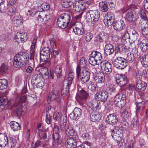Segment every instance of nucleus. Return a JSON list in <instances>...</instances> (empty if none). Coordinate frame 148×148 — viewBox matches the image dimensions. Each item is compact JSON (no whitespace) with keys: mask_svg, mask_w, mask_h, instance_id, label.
<instances>
[{"mask_svg":"<svg viewBox=\"0 0 148 148\" xmlns=\"http://www.w3.org/2000/svg\"><path fill=\"white\" fill-rule=\"evenodd\" d=\"M29 55L26 52H21L15 55L13 65L15 67L20 68L25 65L29 60Z\"/></svg>","mask_w":148,"mask_h":148,"instance_id":"f257e3e1","label":"nucleus"},{"mask_svg":"<svg viewBox=\"0 0 148 148\" xmlns=\"http://www.w3.org/2000/svg\"><path fill=\"white\" fill-rule=\"evenodd\" d=\"M27 99V97L25 95L22 97L19 96L16 97L14 105V107L15 108L14 112L16 116H20L22 114L23 112L22 104L25 102Z\"/></svg>","mask_w":148,"mask_h":148,"instance_id":"f03ea898","label":"nucleus"},{"mask_svg":"<svg viewBox=\"0 0 148 148\" xmlns=\"http://www.w3.org/2000/svg\"><path fill=\"white\" fill-rule=\"evenodd\" d=\"M77 75V77L81 80L83 83L87 82L89 80L90 74L88 70L84 69L82 70L79 66L76 69Z\"/></svg>","mask_w":148,"mask_h":148,"instance_id":"7ed1b4c3","label":"nucleus"},{"mask_svg":"<svg viewBox=\"0 0 148 148\" xmlns=\"http://www.w3.org/2000/svg\"><path fill=\"white\" fill-rule=\"evenodd\" d=\"M86 17L87 21L94 24L99 20V12L97 10H89L86 13Z\"/></svg>","mask_w":148,"mask_h":148,"instance_id":"20e7f679","label":"nucleus"},{"mask_svg":"<svg viewBox=\"0 0 148 148\" xmlns=\"http://www.w3.org/2000/svg\"><path fill=\"white\" fill-rule=\"evenodd\" d=\"M113 64L114 66L117 69H123L127 65L126 60L121 57H116L113 61Z\"/></svg>","mask_w":148,"mask_h":148,"instance_id":"39448f33","label":"nucleus"},{"mask_svg":"<svg viewBox=\"0 0 148 148\" xmlns=\"http://www.w3.org/2000/svg\"><path fill=\"white\" fill-rule=\"evenodd\" d=\"M100 67L103 73L106 74H109L112 71V64L107 61H103L100 64Z\"/></svg>","mask_w":148,"mask_h":148,"instance_id":"423d86ee","label":"nucleus"},{"mask_svg":"<svg viewBox=\"0 0 148 148\" xmlns=\"http://www.w3.org/2000/svg\"><path fill=\"white\" fill-rule=\"evenodd\" d=\"M50 50L48 47H44L40 52V59L41 61L46 62L50 58Z\"/></svg>","mask_w":148,"mask_h":148,"instance_id":"0eeeda50","label":"nucleus"},{"mask_svg":"<svg viewBox=\"0 0 148 148\" xmlns=\"http://www.w3.org/2000/svg\"><path fill=\"white\" fill-rule=\"evenodd\" d=\"M114 19V14L112 12H108L107 15H105L103 21L106 25L110 26L113 24Z\"/></svg>","mask_w":148,"mask_h":148,"instance_id":"6e6552de","label":"nucleus"},{"mask_svg":"<svg viewBox=\"0 0 148 148\" xmlns=\"http://www.w3.org/2000/svg\"><path fill=\"white\" fill-rule=\"evenodd\" d=\"M111 136L115 140L119 141V139L120 138V135L122 132V130L118 127H114L111 129Z\"/></svg>","mask_w":148,"mask_h":148,"instance_id":"1a4fd4ad","label":"nucleus"},{"mask_svg":"<svg viewBox=\"0 0 148 148\" xmlns=\"http://www.w3.org/2000/svg\"><path fill=\"white\" fill-rule=\"evenodd\" d=\"M108 97V93L106 90H102L97 92L95 95V98L98 100H100L103 102L106 101Z\"/></svg>","mask_w":148,"mask_h":148,"instance_id":"9d476101","label":"nucleus"},{"mask_svg":"<svg viewBox=\"0 0 148 148\" xmlns=\"http://www.w3.org/2000/svg\"><path fill=\"white\" fill-rule=\"evenodd\" d=\"M85 3L79 0L73 2V8L74 10L77 12H80L84 10L85 8Z\"/></svg>","mask_w":148,"mask_h":148,"instance_id":"9b49d317","label":"nucleus"},{"mask_svg":"<svg viewBox=\"0 0 148 148\" xmlns=\"http://www.w3.org/2000/svg\"><path fill=\"white\" fill-rule=\"evenodd\" d=\"M82 111L79 108H75L73 112L69 114L70 118L74 120H77L81 116Z\"/></svg>","mask_w":148,"mask_h":148,"instance_id":"f8f14e48","label":"nucleus"},{"mask_svg":"<svg viewBox=\"0 0 148 148\" xmlns=\"http://www.w3.org/2000/svg\"><path fill=\"white\" fill-rule=\"evenodd\" d=\"M126 17L130 21H134L138 19V16L134 11L129 10L127 12Z\"/></svg>","mask_w":148,"mask_h":148,"instance_id":"ddd939ff","label":"nucleus"},{"mask_svg":"<svg viewBox=\"0 0 148 148\" xmlns=\"http://www.w3.org/2000/svg\"><path fill=\"white\" fill-rule=\"evenodd\" d=\"M77 144L76 140L73 138H68L65 143L66 148H76Z\"/></svg>","mask_w":148,"mask_h":148,"instance_id":"4468645a","label":"nucleus"},{"mask_svg":"<svg viewBox=\"0 0 148 148\" xmlns=\"http://www.w3.org/2000/svg\"><path fill=\"white\" fill-rule=\"evenodd\" d=\"M82 26V24L79 23L73 26L71 28L75 34L79 35L82 34L83 33L84 30Z\"/></svg>","mask_w":148,"mask_h":148,"instance_id":"2eb2a0df","label":"nucleus"},{"mask_svg":"<svg viewBox=\"0 0 148 148\" xmlns=\"http://www.w3.org/2000/svg\"><path fill=\"white\" fill-rule=\"evenodd\" d=\"M116 82L120 86H124L127 82V78L123 75H118L116 77Z\"/></svg>","mask_w":148,"mask_h":148,"instance_id":"dca6fc26","label":"nucleus"},{"mask_svg":"<svg viewBox=\"0 0 148 148\" xmlns=\"http://www.w3.org/2000/svg\"><path fill=\"white\" fill-rule=\"evenodd\" d=\"M106 121L108 124L113 125L117 123L118 118L115 114H110L107 117Z\"/></svg>","mask_w":148,"mask_h":148,"instance_id":"f3484780","label":"nucleus"},{"mask_svg":"<svg viewBox=\"0 0 148 148\" xmlns=\"http://www.w3.org/2000/svg\"><path fill=\"white\" fill-rule=\"evenodd\" d=\"M48 98L52 100H55L58 102H60L61 99V97L58 93V92L56 90H52L51 93L49 95Z\"/></svg>","mask_w":148,"mask_h":148,"instance_id":"a211bd4d","label":"nucleus"},{"mask_svg":"<svg viewBox=\"0 0 148 148\" xmlns=\"http://www.w3.org/2000/svg\"><path fill=\"white\" fill-rule=\"evenodd\" d=\"M89 106L95 111L99 110L101 108L100 102L95 100L91 101L89 103Z\"/></svg>","mask_w":148,"mask_h":148,"instance_id":"6ab92c4d","label":"nucleus"},{"mask_svg":"<svg viewBox=\"0 0 148 148\" xmlns=\"http://www.w3.org/2000/svg\"><path fill=\"white\" fill-rule=\"evenodd\" d=\"M113 24L114 29L118 31L122 30L125 25L124 22L122 20L118 21Z\"/></svg>","mask_w":148,"mask_h":148,"instance_id":"aec40b11","label":"nucleus"},{"mask_svg":"<svg viewBox=\"0 0 148 148\" xmlns=\"http://www.w3.org/2000/svg\"><path fill=\"white\" fill-rule=\"evenodd\" d=\"M98 79V82L99 83H103L109 81L110 79L109 77L107 74L105 75L104 73H100L97 77Z\"/></svg>","mask_w":148,"mask_h":148,"instance_id":"412c9836","label":"nucleus"},{"mask_svg":"<svg viewBox=\"0 0 148 148\" xmlns=\"http://www.w3.org/2000/svg\"><path fill=\"white\" fill-rule=\"evenodd\" d=\"M114 51L113 46L110 44H107L105 47L104 53L106 56L110 55Z\"/></svg>","mask_w":148,"mask_h":148,"instance_id":"4be33fe9","label":"nucleus"},{"mask_svg":"<svg viewBox=\"0 0 148 148\" xmlns=\"http://www.w3.org/2000/svg\"><path fill=\"white\" fill-rule=\"evenodd\" d=\"M147 84L144 82H142L139 78L136 79V86L138 89L143 91L145 89Z\"/></svg>","mask_w":148,"mask_h":148,"instance_id":"5701e85b","label":"nucleus"},{"mask_svg":"<svg viewBox=\"0 0 148 148\" xmlns=\"http://www.w3.org/2000/svg\"><path fill=\"white\" fill-rule=\"evenodd\" d=\"M91 56L95 59L98 62V64H101L103 61L102 60V57L101 54L99 52L97 51H94L91 53Z\"/></svg>","mask_w":148,"mask_h":148,"instance_id":"b1692460","label":"nucleus"},{"mask_svg":"<svg viewBox=\"0 0 148 148\" xmlns=\"http://www.w3.org/2000/svg\"><path fill=\"white\" fill-rule=\"evenodd\" d=\"M120 96H119L118 94L116 95L114 98V104L116 106L119 107H122L124 106V99H123V100H122L121 103L120 102ZM123 98H124V97Z\"/></svg>","mask_w":148,"mask_h":148,"instance_id":"393cba45","label":"nucleus"},{"mask_svg":"<svg viewBox=\"0 0 148 148\" xmlns=\"http://www.w3.org/2000/svg\"><path fill=\"white\" fill-rule=\"evenodd\" d=\"M8 139L5 134H0V147H4L8 143Z\"/></svg>","mask_w":148,"mask_h":148,"instance_id":"a878e982","label":"nucleus"},{"mask_svg":"<svg viewBox=\"0 0 148 148\" xmlns=\"http://www.w3.org/2000/svg\"><path fill=\"white\" fill-rule=\"evenodd\" d=\"M65 130L66 134L68 136H74L76 135L75 130L70 125H67Z\"/></svg>","mask_w":148,"mask_h":148,"instance_id":"bb28decb","label":"nucleus"},{"mask_svg":"<svg viewBox=\"0 0 148 148\" xmlns=\"http://www.w3.org/2000/svg\"><path fill=\"white\" fill-rule=\"evenodd\" d=\"M108 38V36L107 34L102 32L99 34L97 37V40L101 42H106Z\"/></svg>","mask_w":148,"mask_h":148,"instance_id":"cd10ccee","label":"nucleus"},{"mask_svg":"<svg viewBox=\"0 0 148 148\" xmlns=\"http://www.w3.org/2000/svg\"><path fill=\"white\" fill-rule=\"evenodd\" d=\"M12 22L16 26H19L23 23V19L20 16H16L12 19Z\"/></svg>","mask_w":148,"mask_h":148,"instance_id":"c85d7f7f","label":"nucleus"},{"mask_svg":"<svg viewBox=\"0 0 148 148\" xmlns=\"http://www.w3.org/2000/svg\"><path fill=\"white\" fill-rule=\"evenodd\" d=\"M90 118L92 122H98L101 119V116L98 113L92 112L90 114Z\"/></svg>","mask_w":148,"mask_h":148,"instance_id":"c756f323","label":"nucleus"},{"mask_svg":"<svg viewBox=\"0 0 148 148\" xmlns=\"http://www.w3.org/2000/svg\"><path fill=\"white\" fill-rule=\"evenodd\" d=\"M140 61L142 65L145 67L148 66V54L143 55L140 57Z\"/></svg>","mask_w":148,"mask_h":148,"instance_id":"7c9ffc66","label":"nucleus"},{"mask_svg":"<svg viewBox=\"0 0 148 148\" xmlns=\"http://www.w3.org/2000/svg\"><path fill=\"white\" fill-rule=\"evenodd\" d=\"M120 93H119V96H120L119 98H120V102L121 103L122 100H123V98H124V106L125 105L126 103V96L125 94V90L123 88H121L120 89Z\"/></svg>","mask_w":148,"mask_h":148,"instance_id":"2f4dec72","label":"nucleus"},{"mask_svg":"<svg viewBox=\"0 0 148 148\" xmlns=\"http://www.w3.org/2000/svg\"><path fill=\"white\" fill-rule=\"evenodd\" d=\"M88 94L84 90L82 89L80 90L79 92V95L76 96V98L77 100V97H78L81 100L86 99L88 98Z\"/></svg>","mask_w":148,"mask_h":148,"instance_id":"473e14b6","label":"nucleus"},{"mask_svg":"<svg viewBox=\"0 0 148 148\" xmlns=\"http://www.w3.org/2000/svg\"><path fill=\"white\" fill-rule=\"evenodd\" d=\"M60 16L68 26L70 21L71 16L70 14L68 13H64L62 14Z\"/></svg>","mask_w":148,"mask_h":148,"instance_id":"72a5a7b5","label":"nucleus"},{"mask_svg":"<svg viewBox=\"0 0 148 148\" xmlns=\"http://www.w3.org/2000/svg\"><path fill=\"white\" fill-rule=\"evenodd\" d=\"M11 127L14 131H18L21 129V127L17 122L12 121L10 123Z\"/></svg>","mask_w":148,"mask_h":148,"instance_id":"f704fd0d","label":"nucleus"},{"mask_svg":"<svg viewBox=\"0 0 148 148\" xmlns=\"http://www.w3.org/2000/svg\"><path fill=\"white\" fill-rule=\"evenodd\" d=\"M99 8L103 12H106L108 10V5L106 2H100L99 4Z\"/></svg>","mask_w":148,"mask_h":148,"instance_id":"c9c22d12","label":"nucleus"},{"mask_svg":"<svg viewBox=\"0 0 148 148\" xmlns=\"http://www.w3.org/2000/svg\"><path fill=\"white\" fill-rule=\"evenodd\" d=\"M57 23L59 27L63 29L65 28L67 25L62 19L60 16L57 20Z\"/></svg>","mask_w":148,"mask_h":148,"instance_id":"e433bc0d","label":"nucleus"},{"mask_svg":"<svg viewBox=\"0 0 148 148\" xmlns=\"http://www.w3.org/2000/svg\"><path fill=\"white\" fill-rule=\"evenodd\" d=\"M8 85V82L6 79H0V90H3L6 88L7 87Z\"/></svg>","mask_w":148,"mask_h":148,"instance_id":"4c0bfd02","label":"nucleus"},{"mask_svg":"<svg viewBox=\"0 0 148 148\" xmlns=\"http://www.w3.org/2000/svg\"><path fill=\"white\" fill-rule=\"evenodd\" d=\"M62 68V66L60 65L56 66L55 68L54 72L57 75V77L58 78L60 77L61 75Z\"/></svg>","mask_w":148,"mask_h":148,"instance_id":"58836bf2","label":"nucleus"},{"mask_svg":"<svg viewBox=\"0 0 148 148\" xmlns=\"http://www.w3.org/2000/svg\"><path fill=\"white\" fill-rule=\"evenodd\" d=\"M6 95L5 93L3 96L1 95L0 97V101L2 105L5 106L7 105L8 103V100L6 99V97L5 96Z\"/></svg>","mask_w":148,"mask_h":148,"instance_id":"ea45409f","label":"nucleus"},{"mask_svg":"<svg viewBox=\"0 0 148 148\" xmlns=\"http://www.w3.org/2000/svg\"><path fill=\"white\" fill-rule=\"evenodd\" d=\"M8 70V67L4 64H2L0 66V74L3 75L5 74Z\"/></svg>","mask_w":148,"mask_h":148,"instance_id":"a19ab883","label":"nucleus"},{"mask_svg":"<svg viewBox=\"0 0 148 148\" xmlns=\"http://www.w3.org/2000/svg\"><path fill=\"white\" fill-rule=\"evenodd\" d=\"M139 126V123L137 122L136 118H134L130 125V127L132 128H137Z\"/></svg>","mask_w":148,"mask_h":148,"instance_id":"79ce46f5","label":"nucleus"},{"mask_svg":"<svg viewBox=\"0 0 148 148\" xmlns=\"http://www.w3.org/2000/svg\"><path fill=\"white\" fill-rule=\"evenodd\" d=\"M88 61L90 64L93 66H95L97 65H99L98 64V62L96 60L93 56H91V53L89 56Z\"/></svg>","mask_w":148,"mask_h":148,"instance_id":"37998d69","label":"nucleus"},{"mask_svg":"<svg viewBox=\"0 0 148 148\" xmlns=\"http://www.w3.org/2000/svg\"><path fill=\"white\" fill-rule=\"evenodd\" d=\"M38 75L37 74H35L32 77V83L34 84V85L36 86L37 87L40 86L39 84L40 83L37 81V79H38Z\"/></svg>","mask_w":148,"mask_h":148,"instance_id":"c03bdc74","label":"nucleus"},{"mask_svg":"<svg viewBox=\"0 0 148 148\" xmlns=\"http://www.w3.org/2000/svg\"><path fill=\"white\" fill-rule=\"evenodd\" d=\"M73 77L74 73L72 72H69L68 75L67 86H69L71 84Z\"/></svg>","mask_w":148,"mask_h":148,"instance_id":"a18cd8bd","label":"nucleus"},{"mask_svg":"<svg viewBox=\"0 0 148 148\" xmlns=\"http://www.w3.org/2000/svg\"><path fill=\"white\" fill-rule=\"evenodd\" d=\"M139 27L141 29L148 27V21L147 20H143L140 23Z\"/></svg>","mask_w":148,"mask_h":148,"instance_id":"49530a36","label":"nucleus"},{"mask_svg":"<svg viewBox=\"0 0 148 148\" xmlns=\"http://www.w3.org/2000/svg\"><path fill=\"white\" fill-rule=\"evenodd\" d=\"M61 117V114L56 111L55 112L53 116V118L55 121H60Z\"/></svg>","mask_w":148,"mask_h":148,"instance_id":"de8ad7c7","label":"nucleus"},{"mask_svg":"<svg viewBox=\"0 0 148 148\" xmlns=\"http://www.w3.org/2000/svg\"><path fill=\"white\" fill-rule=\"evenodd\" d=\"M52 137L54 142L56 144H58L59 143H60V141L59 140V136L58 133L53 132Z\"/></svg>","mask_w":148,"mask_h":148,"instance_id":"09e8293b","label":"nucleus"},{"mask_svg":"<svg viewBox=\"0 0 148 148\" xmlns=\"http://www.w3.org/2000/svg\"><path fill=\"white\" fill-rule=\"evenodd\" d=\"M134 57L133 54H131L130 53H128L127 54V57L126 58L125 60H126V62L127 63V61L130 62H133L134 60Z\"/></svg>","mask_w":148,"mask_h":148,"instance_id":"8fccbe9b","label":"nucleus"},{"mask_svg":"<svg viewBox=\"0 0 148 148\" xmlns=\"http://www.w3.org/2000/svg\"><path fill=\"white\" fill-rule=\"evenodd\" d=\"M37 39V37L36 36L34 37L32 43L31 47V51L33 52L35 51V47L36 44V42Z\"/></svg>","mask_w":148,"mask_h":148,"instance_id":"3c124183","label":"nucleus"},{"mask_svg":"<svg viewBox=\"0 0 148 148\" xmlns=\"http://www.w3.org/2000/svg\"><path fill=\"white\" fill-rule=\"evenodd\" d=\"M40 74L41 75H47L48 74L47 69L46 68H41L39 69Z\"/></svg>","mask_w":148,"mask_h":148,"instance_id":"603ef678","label":"nucleus"},{"mask_svg":"<svg viewBox=\"0 0 148 148\" xmlns=\"http://www.w3.org/2000/svg\"><path fill=\"white\" fill-rule=\"evenodd\" d=\"M69 86H67L66 85V87L63 88L61 91V93L62 95L63 96H65L68 95H69Z\"/></svg>","mask_w":148,"mask_h":148,"instance_id":"864d4df0","label":"nucleus"},{"mask_svg":"<svg viewBox=\"0 0 148 148\" xmlns=\"http://www.w3.org/2000/svg\"><path fill=\"white\" fill-rule=\"evenodd\" d=\"M26 33L25 34V33H18L17 36L18 37L20 38V42H23L25 40H26L27 38L24 37V36H26Z\"/></svg>","mask_w":148,"mask_h":148,"instance_id":"5fc2aeb1","label":"nucleus"},{"mask_svg":"<svg viewBox=\"0 0 148 148\" xmlns=\"http://www.w3.org/2000/svg\"><path fill=\"white\" fill-rule=\"evenodd\" d=\"M140 45V49L143 51H145L148 49V45L147 43L142 42Z\"/></svg>","mask_w":148,"mask_h":148,"instance_id":"6e6d98bb","label":"nucleus"},{"mask_svg":"<svg viewBox=\"0 0 148 148\" xmlns=\"http://www.w3.org/2000/svg\"><path fill=\"white\" fill-rule=\"evenodd\" d=\"M86 61L84 57L82 58L80 60L79 66H78L80 68H84L86 66Z\"/></svg>","mask_w":148,"mask_h":148,"instance_id":"4d7b16f0","label":"nucleus"},{"mask_svg":"<svg viewBox=\"0 0 148 148\" xmlns=\"http://www.w3.org/2000/svg\"><path fill=\"white\" fill-rule=\"evenodd\" d=\"M72 4V2L71 1L63 2L62 3V7L64 8H69Z\"/></svg>","mask_w":148,"mask_h":148,"instance_id":"13d9d810","label":"nucleus"},{"mask_svg":"<svg viewBox=\"0 0 148 148\" xmlns=\"http://www.w3.org/2000/svg\"><path fill=\"white\" fill-rule=\"evenodd\" d=\"M107 92L110 94H112L114 93L115 91V90L114 87V86L113 84H111L108 87L107 89Z\"/></svg>","mask_w":148,"mask_h":148,"instance_id":"bf43d9fd","label":"nucleus"},{"mask_svg":"<svg viewBox=\"0 0 148 148\" xmlns=\"http://www.w3.org/2000/svg\"><path fill=\"white\" fill-rule=\"evenodd\" d=\"M140 17L141 18L143 19V20H147V17L146 14L144 10L142 9H140Z\"/></svg>","mask_w":148,"mask_h":148,"instance_id":"052dcab7","label":"nucleus"},{"mask_svg":"<svg viewBox=\"0 0 148 148\" xmlns=\"http://www.w3.org/2000/svg\"><path fill=\"white\" fill-rule=\"evenodd\" d=\"M90 87L91 90L92 91H97L98 90V86L95 83H91Z\"/></svg>","mask_w":148,"mask_h":148,"instance_id":"680f3d73","label":"nucleus"},{"mask_svg":"<svg viewBox=\"0 0 148 148\" xmlns=\"http://www.w3.org/2000/svg\"><path fill=\"white\" fill-rule=\"evenodd\" d=\"M45 121L48 124H50L51 122V117L47 112L46 113Z\"/></svg>","mask_w":148,"mask_h":148,"instance_id":"e2e57ef3","label":"nucleus"},{"mask_svg":"<svg viewBox=\"0 0 148 148\" xmlns=\"http://www.w3.org/2000/svg\"><path fill=\"white\" fill-rule=\"evenodd\" d=\"M93 36L90 33H87L85 36V40L87 42H89L92 38Z\"/></svg>","mask_w":148,"mask_h":148,"instance_id":"0e129e2a","label":"nucleus"},{"mask_svg":"<svg viewBox=\"0 0 148 148\" xmlns=\"http://www.w3.org/2000/svg\"><path fill=\"white\" fill-rule=\"evenodd\" d=\"M45 15V14L43 13H40L38 17V21L41 22H43L44 20H45L44 17Z\"/></svg>","mask_w":148,"mask_h":148,"instance_id":"69168bd1","label":"nucleus"},{"mask_svg":"<svg viewBox=\"0 0 148 148\" xmlns=\"http://www.w3.org/2000/svg\"><path fill=\"white\" fill-rule=\"evenodd\" d=\"M35 51L33 52L32 51H30V60L31 61V63H30V64H34V56Z\"/></svg>","mask_w":148,"mask_h":148,"instance_id":"338daca9","label":"nucleus"},{"mask_svg":"<svg viewBox=\"0 0 148 148\" xmlns=\"http://www.w3.org/2000/svg\"><path fill=\"white\" fill-rule=\"evenodd\" d=\"M41 8L43 11H47L48 10L49 8V5L46 3H44L41 5Z\"/></svg>","mask_w":148,"mask_h":148,"instance_id":"774afa93","label":"nucleus"}]
</instances>
